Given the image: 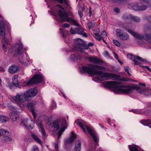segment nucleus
Returning <instances> with one entry per match:
<instances>
[{"mask_svg": "<svg viewBox=\"0 0 151 151\" xmlns=\"http://www.w3.org/2000/svg\"><path fill=\"white\" fill-rule=\"evenodd\" d=\"M124 86H101L105 89L110 90L116 94L121 93L129 94L132 92L135 89L137 92L147 96L151 95V92L144 87L146 86H127L126 87Z\"/></svg>", "mask_w": 151, "mask_h": 151, "instance_id": "f257e3e1", "label": "nucleus"}, {"mask_svg": "<svg viewBox=\"0 0 151 151\" xmlns=\"http://www.w3.org/2000/svg\"><path fill=\"white\" fill-rule=\"evenodd\" d=\"M37 92L38 90L36 87L31 88L26 91L23 94H17L15 96H13L12 98L18 103V105L22 106H23L22 102L29 101V99L37 95Z\"/></svg>", "mask_w": 151, "mask_h": 151, "instance_id": "f03ea898", "label": "nucleus"}, {"mask_svg": "<svg viewBox=\"0 0 151 151\" xmlns=\"http://www.w3.org/2000/svg\"><path fill=\"white\" fill-rule=\"evenodd\" d=\"M76 123L78 124L83 130L85 133V128H86L87 131L89 134L92 136L95 142V147L97 145L98 139L96 136V133L92 129L91 127L87 125V123L84 120H81L78 119L76 121Z\"/></svg>", "mask_w": 151, "mask_h": 151, "instance_id": "7ed1b4c3", "label": "nucleus"}, {"mask_svg": "<svg viewBox=\"0 0 151 151\" xmlns=\"http://www.w3.org/2000/svg\"><path fill=\"white\" fill-rule=\"evenodd\" d=\"M80 71L81 73H86L92 76L98 75L96 77L98 80L103 81L104 80V78L103 76V73L101 71H98L87 66H83L82 67Z\"/></svg>", "mask_w": 151, "mask_h": 151, "instance_id": "20e7f679", "label": "nucleus"}, {"mask_svg": "<svg viewBox=\"0 0 151 151\" xmlns=\"http://www.w3.org/2000/svg\"><path fill=\"white\" fill-rule=\"evenodd\" d=\"M58 14L60 19L56 18V20L58 22L63 23L66 22L73 25L79 26V24L75 20L72 18L68 17V13H64L61 10H59Z\"/></svg>", "mask_w": 151, "mask_h": 151, "instance_id": "39448f33", "label": "nucleus"}, {"mask_svg": "<svg viewBox=\"0 0 151 151\" xmlns=\"http://www.w3.org/2000/svg\"><path fill=\"white\" fill-rule=\"evenodd\" d=\"M103 76L104 79L106 80L112 79L113 80L125 82L129 80L128 78L125 77L120 78V76L118 75L108 72L104 73Z\"/></svg>", "mask_w": 151, "mask_h": 151, "instance_id": "423d86ee", "label": "nucleus"}, {"mask_svg": "<svg viewBox=\"0 0 151 151\" xmlns=\"http://www.w3.org/2000/svg\"><path fill=\"white\" fill-rule=\"evenodd\" d=\"M0 35L2 36L3 40L1 42L3 45V48L4 51L6 52L7 51L6 47L5 44L8 43V41L5 39V24L2 20L0 21Z\"/></svg>", "mask_w": 151, "mask_h": 151, "instance_id": "0eeeda50", "label": "nucleus"}, {"mask_svg": "<svg viewBox=\"0 0 151 151\" xmlns=\"http://www.w3.org/2000/svg\"><path fill=\"white\" fill-rule=\"evenodd\" d=\"M45 79L44 77L40 74H35L32 78L28 81L26 85H32L33 84H38L42 82H44Z\"/></svg>", "mask_w": 151, "mask_h": 151, "instance_id": "6e6552de", "label": "nucleus"}, {"mask_svg": "<svg viewBox=\"0 0 151 151\" xmlns=\"http://www.w3.org/2000/svg\"><path fill=\"white\" fill-rule=\"evenodd\" d=\"M17 51L14 50L13 47H12L9 50L10 55L12 57H14L18 55L24 53L23 47L22 44L20 42L19 43L17 44Z\"/></svg>", "mask_w": 151, "mask_h": 151, "instance_id": "1a4fd4ad", "label": "nucleus"}, {"mask_svg": "<svg viewBox=\"0 0 151 151\" xmlns=\"http://www.w3.org/2000/svg\"><path fill=\"white\" fill-rule=\"evenodd\" d=\"M116 35L122 40H127L129 39V35L127 32H124L121 29H116Z\"/></svg>", "mask_w": 151, "mask_h": 151, "instance_id": "9d476101", "label": "nucleus"}, {"mask_svg": "<svg viewBox=\"0 0 151 151\" xmlns=\"http://www.w3.org/2000/svg\"><path fill=\"white\" fill-rule=\"evenodd\" d=\"M127 57L128 58L132 60L134 62V64L135 65L140 66V64H141L137 60V59L140 60L141 61L145 63H149V62L147 60H145L139 56H136V57L131 54H128L127 55Z\"/></svg>", "mask_w": 151, "mask_h": 151, "instance_id": "9b49d317", "label": "nucleus"}, {"mask_svg": "<svg viewBox=\"0 0 151 151\" xmlns=\"http://www.w3.org/2000/svg\"><path fill=\"white\" fill-rule=\"evenodd\" d=\"M120 27L126 29L129 33L133 35L134 37L137 39H142L144 37L142 35H140L138 33L134 32L133 31L129 29L128 27L124 24H119Z\"/></svg>", "mask_w": 151, "mask_h": 151, "instance_id": "f8f14e48", "label": "nucleus"}, {"mask_svg": "<svg viewBox=\"0 0 151 151\" xmlns=\"http://www.w3.org/2000/svg\"><path fill=\"white\" fill-rule=\"evenodd\" d=\"M11 135L10 132L4 130L3 129H0V136H4L2 139L3 141L6 142L11 141L12 139V138L8 136Z\"/></svg>", "mask_w": 151, "mask_h": 151, "instance_id": "ddd939ff", "label": "nucleus"}, {"mask_svg": "<svg viewBox=\"0 0 151 151\" xmlns=\"http://www.w3.org/2000/svg\"><path fill=\"white\" fill-rule=\"evenodd\" d=\"M70 31L73 34H77L82 35L84 37H87V35L86 33L84 32V29L81 28H71L70 29Z\"/></svg>", "mask_w": 151, "mask_h": 151, "instance_id": "4468645a", "label": "nucleus"}, {"mask_svg": "<svg viewBox=\"0 0 151 151\" xmlns=\"http://www.w3.org/2000/svg\"><path fill=\"white\" fill-rule=\"evenodd\" d=\"M71 136L70 138L66 139L64 142V146L67 149L69 148L70 144H72L76 138V135L74 132H71Z\"/></svg>", "mask_w": 151, "mask_h": 151, "instance_id": "2eb2a0df", "label": "nucleus"}, {"mask_svg": "<svg viewBox=\"0 0 151 151\" xmlns=\"http://www.w3.org/2000/svg\"><path fill=\"white\" fill-rule=\"evenodd\" d=\"M87 59L90 62L93 63L95 64L101 65L102 63H104V61L102 59H100L97 57H88L87 58Z\"/></svg>", "mask_w": 151, "mask_h": 151, "instance_id": "dca6fc26", "label": "nucleus"}, {"mask_svg": "<svg viewBox=\"0 0 151 151\" xmlns=\"http://www.w3.org/2000/svg\"><path fill=\"white\" fill-rule=\"evenodd\" d=\"M74 48L78 51H80L81 52H84V50L88 49L89 47L87 46L84 43L83 44H82L79 45L75 46Z\"/></svg>", "mask_w": 151, "mask_h": 151, "instance_id": "f3484780", "label": "nucleus"}, {"mask_svg": "<svg viewBox=\"0 0 151 151\" xmlns=\"http://www.w3.org/2000/svg\"><path fill=\"white\" fill-rule=\"evenodd\" d=\"M111 3L115 4L117 5L125 4L128 3L127 0H109Z\"/></svg>", "mask_w": 151, "mask_h": 151, "instance_id": "a211bd4d", "label": "nucleus"}, {"mask_svg": "<svg viewBox=\"0 0 151 151\" xmlns=\"http://www.w3.org/2000/svg\"><path fill=\"white\" fill-rule=\"evenodd\" d=\"M27 119H22L21 121L20 124L22 126H23L31 130L32 129L33 127L31 125H28L27 124Z\"/></svg>", "mask_w": 151, "mask_h": 151, "instance_id": "6ab92c4d", "label": "nucleus"}, {"mask_svg": "<svg viewBox=\"0 0 151 151\" xmlns=\"http://www.w3.org/2000/svg\"><path fill=\"white\" fill-rule=\"evenodd\" d=\"M142 35L144 37L142 39H138L140 40H142L143 39H145V40L148 43L151 44V35L148 33H145V35Z\"/></svg>", "mask_w": 151, "mask_h": 151, "instance_id": "aec40b11", "label": "nucleus"}, {"mask_svg": "<svg viewBox=\"0 0 151 151\" xmlns=\"http://www.w3.org/2000/svg\"><path fill=\"white\" fill-rule=\"evenodd\" d=\"M18 70L19 67L14 65L10 66L9 68V72L12 74L15 73Z\"/></svg>", "mask_w": 151, "mask_h": 151, "instance_id": "412c9836", "label": "nucleus"}, {"mask_svg": "<svg viewBox=\"0 0 151 151\" xmlns=\"http://www.w3.org/2000/svg\"><path fill=\"white\" fill-rule=\"evenodd\" d=\"M11 119L13 121H16L19 119L18 114L16 112H12L9 114Z\"/></svg>", "mask_w": 151, "mask_h": 151, "instance_id": "4be33fe9", "label": "nucleus"}, {"mask_svg": "<svg viewBox=\"0 0 151 151\" xmlns=\"http://www.w3.org/2000/svg\"><path fill=\"white\" fill-rule=\"evenodd\" d=\"M128 7L130 9L135 11H139V6L137 3H130L128 4Z\"/></svg>", "mask_w": 151, "mask_h": 151, "instance_id": "5701e85b", "label": "nucleus"}, {"mask_svg": "<svg viewBox=\"0 0 151 151\" xmlns=\"http://www.w3.org/2000/svg\"><path fill=\"white\" fill-rule=\"evenodd\" d=\"M61 122L58 119L52 122V125L54 129L58 130L59 129V125Z\"/></svg>", "mask_w": 151, "mask_h": 151, "instance_id": "b1692460", "label": "nucleus"}, {"mask_svg": "<svg viewBox=\"0 0 151 151\" xmlns=\"http://www.w3.org/2000/svg\"><path fill=\"white\" fill-rule=\"evenodd\" d=\"M37 104L35 101H33L30 102L28 103L27 105V107L28 109L31 111L34 110V107Z\"/></svg>", "mask_w": 151, "mask_h": 151, "instance_id": "393cba45", "label": "nucleus"}, {"mask_svg": "<svg viewBox=\"0 0 151 151\" xmlns=\"http://www.w3.org/2000/svg\"><path fill=\"white\" fill-rule=\"evenodd\" d=\"M70 59L74 61L81 60L82 56L79 54H72L70 56Z\"/></svg>", "mask_w": 151, "mask_h": 151, "instance_id": "a878e982", "label": "nucleus"}, {"mask_svg": "<svg viewBox=\"0 0 151 151\" xmlns=\"http://www.w3.org/2000/svg\"><path fill=\"white\" fill-rule=\"evenodd\" d=\"M81 143L80 140L76 141L75 146V151H80L81 148Z\"/></svg>", "mask_w": 151, "mask_h": 151, "instance_id": "bb28decb", "label": "nucleus"}, {"mask_svg": "<svg viewBox=\"0 0 151 151\" xmlns=\"http://www.w3.org/2000/svg\"><path fill=\"white\" fill-rule=\"evenodd\" d=\"M88 66H88V67L93 68V69L96 68L103 70H105L106 69V68L105 67L99 65H93L92 64H89L88 65Z\"/></svg>", "mask_w": 151, "mask_h": 151, "instance_id": "cd10ccee", "label": "nucleus"}, {"mask_svg": "<svg viewBox=\"0 0 151 151\" xmlns=\"http://www.w3.org/2000/svg\"><path fill=\"white\" fill-rule=\"evenodd\" d=\"M18 76L14 75L12 78V85H19V82L18 81Z\"/></svg>", "mask_w": 151, "mask_h": 151, "instance_id": "c85d7f7f", "label": "nucleus"}, {"mask_svg": "<svg viewBox=\"0 0 151 151\" xmlns=\"http://www.w3.org/2000/svg\"><path fill=\"white\" fill-rule=\"evenodd\" d=\"M31 136L35 141L40 144L41 145H42V142H41L40 139L39 138L36 134H31Z\"/></svg>", "mask_w": 151, "mask_h": 151, "instance_id": "c756f323", "label": "nucleus"}, {"mask_svg": "<svg viewBox=\"0 0 151 151\" xmlns=\"http://www.w3.org/2000/svg\"><path fill=\"white\" fill-rule=\"evenodd\" d=\"M9 120V118L7 116L4 115H0V122L3 123L6 122Z\"/></svg>", "mask_w": 151, "mask_h": 151, "instance_id": "7c9ffc66", "label": "nucleus"}, {"mask_svg": "<svg viewBox=\"0 0 151 151\" xmlns=\"http://www.w3.org/2000/svg\"><path fill=\"white\" fill-rule=\"evenodd\" d=\"M130 17V19L135 22H139L141 20V19L140 17H138L134 16L132 14H131Z\"/></svg>", "mask_w": 151, "mask_h": 151, "instance_id": "2f4dec72", "label": "nucleus"}, {"mask_svg": "<svg viewBox=\"0 0 151 151\" xmlns=\"http://www.w3.org/2000/svg\"><path fill=\"white\" fill-rule=\"evenodd\" d=\"M59 30L62 35L63 37L64 38H65L66 37L68 33V31L65 30L62 28H60Z\"/></svg>", "mask_w": 151, "mask_h": 151, "instance_id": "473e14b6", "label": "nucleus"}, {"mask_svg": "<svg viewBox=\"0 0 151 151\" xmlns=\"http://www.w3.org/2000/svg\"><path fill=\"white\" fill-rule=\"evenodd\" d=\"M74 41L76 44V45H79L84 43L83 41L79 38H77L74 40Z\"/></svg>", "mask_w": 151, "mask_h": 151, "instance_id": "72a5a7b5", "label": "nucleus"}, {"mask_svg": "<svg viewBox=\"0 0 151 151\" xmlns=\"http://www.w3.org/2000/svg\"><path fill=\"white\" fill-rule=\"evenodd\" d=\"M140 1L142 4H145L148 6H151V0H140Z\"/></svg>", "mask_w": 151, "mask_h": 151, "instance_id": "f704fd0d", "label": "nucleus"}, {"mask_svg": "<svg viewBox=\"0 0 151 151\" xmlns=\"http://www.w3.org/2000/svg\"><path fill=\"white\" fill-rule=\"evenodd\" d=\"M67 122L65 120H63L62 122V124L60 125V127L61 129H64V130L67 128L66 127Z\"/></svg>", "mask_w": 151, "mask_h": 151, "instance_id": "c9c22d12", "label": "nucleus"}, {"mask_svg": "<svg viewBox=\"0 0 151 151\" xmlns=\"http://www.w3.org/2000/svg\"><path fill=\"white\" fill-rule=\"evenodd\" d=\"M131 14H123L122 17V18L125 20H127L130 19V15Z\"/></svg>", "mask_w": 151, "mask_h": 151, "instance_id": "e433bc0d", "label": "nucleus"}, {"mask_svg": "<svg viewBox=\"0 0 151 151\" xmlns=\"http://www.w3.org/2000/svg\"><path fill=\"white\" fill-rule=\"evenodd\" d=\"M131 111L133 112L134 113H136L138 114H141L143 113V112L142 110H139L138 109H133L131 110Z\"/></svg>", "mask_w": 151, "mask_h": 151, "instance_id": "4c0bfd02", "label": "nucleus"}, {"mask_svg": "<svg viewBox=\"0 0 151 151\" xmlns=\"http://www.w3.org/2000/svg\"><path fill=\"white\" fill-rule=\"evenodd\" d=\"M94 35L95 37V38L98 40L99 41H101L102 40V38L101 36L99 35L98 33H95L94 34Z\"/></svg>", "mask_w": 151, "mask_h": 151, "instance_id": "58836bf2", "label": "nucleus"}, {"mask_svg": "<svg viewBox=\"0 0 151 151\" xmlns=\"http://www.w3.org/2000/svg\"><path fill=\"white\" fill-rule=\"evenodd\" d=\"M55 1H58L60 4H63L64 2L67 6L69 5V3L67 0H55Z\"/></svg>", "mask_w": 151, "mask_h": 151, "instance_id": "ea45409f", "label": "nucleus"}, {"mask_svg": "<svg viewBox=\"0 0 151 151\" xmlns=\"http://www.w3.org/2000/svg\"><path fill=\"white\" fill-rule=\"evenodd\" d=\"M51 108L52 109H55L57 107V104L53 100L52 101V103L50 106Z\"/></svg>", "mask_w": 151, "mask_h": 151, "instance_id": "a19ab883", "label": "nucleus"}, {"mask_svg": "<svg viewBox=\"0 0 151 151\" xmlns=\"http://www.w3.org/2000/svg\"><path fill=\"white\" fill-rule=\"evenodd\" d=\"M20 62L23 64L26 65L27 62H28V60L27 59H20Z\"/></svg>", "mask_w": 151, "mask_h": 151, "instance_id": "79ce46f5", "label": "nucleus"}, {"mask_svg": "<svg viewBox=\"0 0 151 151\" xmlns=\"http://www.w3.org/2000/svg\"><path fill=\"white\" fill-rule=\"evenodd\" d=\"M95 22H90L88 24V26L89 29H90L91 28L93 27L95 25Z\"/></svg>", "mask_w": 151, "mask_h": 151, "instance_id": "37998d69", "label": "nucleus"}, {"mask_svg": "<svg viewBox=\"0 0 151 151\" xmlns=\"http://www.w3.org/2000/svg\"><path fill=\"white\" fill-rule=\"evenodd\" d=\"M147 8V6L146 5H142L139 6V11H144L146 10Z\"/></svg>", "mask_w": 151, "mask_h": 151, "instance_id": "c03bdc74", "label": "nucleus"}, {"mask_svg": "<svg viewBox=\"0 0 151 151\" xmlns=\"http://www.w3.org/2000/svg\"><path fill=\"white\" fill-rule=\"evenodd\" d=\"M7 107L9 109L14 110L16 109V107L10 104H8L7 105Z\"/></svg>", "mask_w": 151, "mask_h": 151, "instance_id": "a18cd8bd", "label": "nucleus"}, {"mask_svg": "<svg viewBox=\"0 0 151 151\" xmlns=\"http://www.w3.org/2000/svg\"><path fill=\"white\" fill-rule=\"evenodd\" d=\"M64 129H61L59 130L58 133V139H59L61 136V134L64 131Z\"/></svg>", "mask_w": 151, "mask_h": 151, "instance_id": "49530a36", "label": "nucleus"}, {"mask_svg": "<svg viewBox=\"0 0 151 151\" xmlns=\"http://www.w3.org/2000/svg\"><path fill=\"white\" fill-rule=\"evenodd\" d=\"M113 43L116 46L119 47L120 46V43L116 40H114L113 41Z\"/></svg>", "mask_w": 151, "mask_h": 151, "instance_id": "de8ad7c7", "label": "nucleus"}, {"mask_svg": "<svg viewBox=\"0 0 151 151\" xmlns=\"http://www.w3.org/2000/svg\"><path fill=\"white\" fill-rule=\"evenodd\" d=\"M131 82H135L137 83H132V85H145V83H139L138 82H136L132 80H131Z\"/></svg>", "mask_w": 151, "mask_h": 151, "instance_id": "09e8293b", "label": "nucleus"}, {"mask_svg": "<svg viewBox=\"0 0 151 151\" xmlns=\"http://www.w3.org/2000/svg\"><path fill=\"white\" fill-rule=\"evenodd\" d=\"M147 22L150 23H151V15L146 16L145 18Z\"/></svg>", "mask_w": 151, "mask_h": 151, "instance_id": "8fccbe9b", "label": "nucleus"}, {"mask_svg": "<svg viewBox=\"0 0 151 151\" xmlns=\"http://www.w3.org/2000/svg\"><path fill=\"white\" fill-rule=\"evenodd\" d=\"M101 36L102 38H103L106 37V32L105 31H103L102 33H101Z\"/></svg>", "mask_w": 151, "mask_h": 151, "instance_id": "3c124183", "label": "nucleus"}, {"mask_svg": "<svg viewBox=\"0 0 151 151\" xmlns=\"http://www.w3.org/2000/svg\"><path fill=\"white\" fill-rule=\"evenodd\" d=\"M129 67H126L124 68V70L125 71L129 76H131V74L129 72Z\"/></svg>", "mask_w": 151, "mask_h": 151, "instance_id": "603ef678", "label": "nucleus"}, {"mask_svg": "<svg viewBox=\"0 0 151 151\" xmlns=\"http://www.w3.org/2000/svg\"><path fill=\"white\" fill-rule=\"evenodd\" d=\"M6 27L8 29L9 32L11 31V27H10V24L9 23H6L5 24Z\"/></svg>", "mask_w": 151, "mask_h": 151, "instance_id": "864d4df0", "label": "nucleus"}, {"mask_svg": "<svg viewBox=\"0 0 151 151\" xmlns=\"http://www.w3.org/2000/svg\"><path fill=\"white\" fill-rule=\"evenodd\" d=\"M140 122L145 126H147V122L146 120H142Z\"/></svg>", "mask_w": 151, "mask_h": 151, "instance_id": "5fc2aeb1", "label": "nucleus"}, {"mask_svg": "<svg viewBox=\"0 0 151 151\" xmlns=\"http://www.w3.org/2000/svg\"><path fill=\"white\" fill-rule=\"evenodd\" d=\"M42 134L46 137H47V135L46 133L45 132V129L43 128L41 129Z\"/></svg>", "mask_w": 151, "mask_h": 151, "instance_id": "6e6d98bb", "label": "nucleus"}, {"mask_svg": "<svg viewBox=\"0 0 151 151\" xmlns=\"http://www.w3.org/2000/svg\"><path fill=\"white\" fill-rule=\"evenodd\" d=\"M70 26L69 24L65 23L63 25V27L64 28H68Z\"/></svg>", "mask_w": 151, "mask_h": 151, "instance_id": "4d7b16f0", "label": "nucleus"}, {"mask_svg": "<svg viewBox=\"0 0 151 151\" xmlns=\"http://www.w3.org/2000/svg\"><path fill=\"white\" fill-rule=\"evenodd\" d=\"M114 11L117 13H119L120 12V9L117 7H116L114 9Z\"/></svg>", "mask_w": 151, "mask_h": 151, "instance_id": "13d9d810", "label": "nucleus"}, {"mask_svg": "<svg viewBox=\"0 0 151 151\" xmlns=\"http://www.w3.org/2000/svg\"><path fill=\"white\" fill-rule=\"evenodd\" d=\"M78 14L79 16L81 17H82L83 16V13L81 11L79 10L78 12Z\"/></svg>", "mask_w": 151, "mask_h": 151, "instance_id": "bf43d9fd", "label": "nucleus"}, {"mask_svg": "<svg viewBox=\"0 0 151 151\" xmlns=\"http://www.w3.org/2000/svg\"><path fill=\"white\" fill-rule=\"evenodd\" d=\"M32 151H39V149L37 147L35 146L33 147V150Z\"/></svg>", "mask_w": 151, "mask_h": 151, "instance_id": "052dcab7", "label": "nucleus"}, {"mask_svg": "<svg viewBox=\"0 0 151 151\" xmlns=\"http://www.w3.org/2000/svg\"><path fill=\"white\" fill-rule=\"evenodd\" d=\"M32 112V114L33 116V117L34 119H35L36 118V113L34 111V110L31 111Z\"/></svg>", "mask_w": 151, "mask_h": 151, "instance_id": "680f3d73", "label": "nucleus"}, {"mask_svg": "<svg viewBox=\"0 0 151 151\" xmlns=\"http://www.w3.org/2000/svg\"><path fill=\"white\" fill-rule=\"evenodd\" d=\"M143 68H146L149 71L151 72V69L147 66H142Z\"/></svg>", "mask_w": 151, "mask_h": 151, "instance_id": "e2e57ef3", "label": "nucleus"}, {"mask_svg": "<svg viewBox=\"0 0 151 151\" xmlns=\"http://www.w3.org/2000/svg\"><path fill=\"white\" fill-rule=\"evenodd\" d=\"M94 45V44L92 42H89L88 44V46H87L88 47H90L91 46H93Z\"/></svg>", "mask_w": 151, "mask_h": 151, "instance_id": "0e129e2a", "label": "nucleus"}, {"mask_svg": "<svg viewBox=\"0 0 151 151\" xmlns=\"http://www.w3.org/2000/svg\"><path fill=\"white\" fill-rule=\"evenodd\" d=\"M7 86L9 87L10 89L12 91H13L14 89L16 88V86H13L12 87H11V86Z\"/></svg>", "mask_w": 151, "mask_h": 151, "instance_id": "69168bd1", "label": "nucleus"}, {"mask_svg": "<svg viewBox=\"0 0 151 151\" xmlns=\"http://www.w3.org/2000/svg\"><path fill=\"white\" fill-rule=\"evenodd\" d=\"M113 54L114 55L115 58L117 60H118V57L116 54L114 52L113 53Z\"/></svg>", "mask_w": 151, "mask_h": 151, "instance_id": "338daca9", "label": "nucleus"}, {"mask_svg": "<svg viewBox=\"0 0 151 151\" xmlns=\"http://www.w3.org/2000/svg\"><path fill=\"white\" fill-rule=\"evenodd\" d=\"M38 124L39 125L41 129V128H43V126L42 125V123L41 122H38Z\"/></svg>", "mask_w": 151, "mask_h": 151, "instance_id": "774afa93", "label": "nucleus"}]
</instances>
